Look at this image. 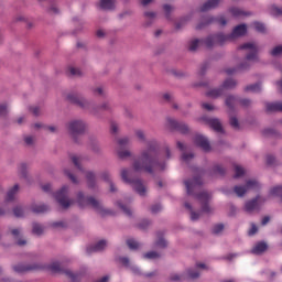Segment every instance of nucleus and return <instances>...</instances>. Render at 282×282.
I'll return each mask as SVG.
<instances>
[{"label":"nucleus","mask_w":282,"mask_h":282,"mask_svg":"<svg viewBox=\"0 0 282 282\" xmlns=\"http://www.w3.org/2000/svg\"><path fill=\"white\" fill-rule=\"evenodd\" d=\"M238 83L236 79H232V78H228L226 79L223 85H221V88L223 90L224 89H235V87H237Z\"/></svg>","instance_id":"ea45409f"},{"label":"nucleus","mask_w":282,"mask_h":282,"mask_svg":"<svg viewBox=\"0 0 282 282\" xmlns=\"http://www.w3.org/2000/svg\"><path fill=\"white\" fill-rule=\"evenodd\" d=\"M86 186L89 191H96L98 188V176L94 171L85 172Z\"/></svg>","instance_id":"6ab92c4d"},{"label":"nucleus","mask_w":282,"mask_h":282,"mask_svg":"<svg viewBox=\"0 0 282 282\" xmlns=\"http://www.w3.org/2000/svg\"><path fill=\"white\" fill-rule=\"evenodd\" d=\"M229 12L232 14V17H248L249 13H246V11L239 9V8H230Z\"/></svg>","instance_id":"de8ad7c7"},{"label":"nucleus","mask_w":282,"mask_h":282,"mask_svg":"<svg viewBox=\"0 0 282 282\" xmlns=\"http://www.w3.org/2000/svg\"><path fill=\"white\" fill-rule=\"evenodd\" d=\"M206 96H208V98H219V96H224V88L223 87L214 88L207 91Z\"/></svg>","instance_id":"58836bf2"},{"label":"nucleus","mask_w":282,"mask_h":282,"mask_svg":"<svg viewBox=\"0 0 282 282\" xmlns=\"http://www.w3.org/2000/svg\"><path fill=\"white\" fill-rule=\"evenodd\" d=\"M281 102H267L265 109L268 113H272L274 111H280Z\"/></svg>","instance_id":"a19ab883"},{"label":"nucleus","mask_w":282,"mask_h":282,"mask_svg":"<svg viewBox=\"0 0 282 282\" xmlns=\"http://www.w3.org/2000/svg\"><path fill=\"white\" fill-rule=\"evenodd\" d=\"M31 210L35 215H43V213H47L50 210V206L45 204H33L31 206Z\"/></svg>","instance_id":"c756f323"},{"label":"nucleus","mask_w":282,"mask_h":282,"mask_svg":"<svg viewBox=\"0 0 282 282\" xmlns=\"http://www.w3.org/2000/svg\"><path fill=\"white\" fill-rule=\"evenodd\" d=\"M18 193H19V184H15L13 187H11L8 191L7 196L4 198V204H8V202H14Z\"/></svg>","instance_id":"7c9ffc66"},{"label":"nucleus","mask_w":282,"mask_h":282,"mask_svg":"<svg viewBox=\"0 0 282 282\" xmlns=\"http://www.w3.org/2000/svg\"><path fill=\"white\" fill-rule=\"evenodd\" d=\"M234 171H235V180L242 177V175L246 174V170H243V167H241V165L235 164L234 165Z\"/></svg>","instance_id":"09e8293b"},{"label":"nucleus","mask_w":282,"mask_h":282,"mask_svg":"<svg viewBox=\"0 0 282 282\" xmlns=\"http://www.w3.org/2000/svg\"><path fill=\"white\" fill-rule=\"evenodd\" d=\"M194 177L193 180H186L184 181L185 188L187 191V195H195V189L204 184V181H202V177L206 175V170L202 167H195L194 169Z\"/></svg>","instance_id":"423d86ee"},{"label":"nucleus","mask_w":282,"mask_h":282,"mask_svg":"<svg viewBox=\"0 0 282 282\" xmlns=\"http://www.w3.org/2000/svg\"><path fill=\"white\" fill-rule=\"evenodd\" d=\"M99 8L107 12L116 10V0H100Z\"/></svg>","instance_id":"cd10ccee"},{"label":"nucleus","mask_w":282,"mask_h":282,"mask_svg":"<svg viewBox=\"0 0 282 282\" xmlns=\"http://www.w3.org/2000/svg\"><path fill=\"white\" fill-rule=\"evenodd\" d=\"M134 135L139 142H145L147 147L140 151L139 158L133 161L132 169L135 173H149L154 175L155 171L164 173L166 171L167 162L173 158V152L169 145L164 147V156L160 153V141L151 139L147 141V133L144 130H134Z\"/></svg>","instance_id":"f257e3e1"},{"label":"nucleus","mask_w":282,"mask_h":282,"mask_svg":"<svg viewBox=\"0 0 282 282\" xmlns=\"http://www.w3.org/2000/svg\"><path fill=\"white\" fill-rule=\"evenodd\" d=\"M268 202V198L265 196L257 195L254 198L248 200L245 204V210L246 213H254V210H258V213L261 210V207Z\"/></svg>","instance_id":"4468645a"},{"label":"nucleus","mask_w":282,"mask_h":282,"mask_svg":"<svg viewBox=\"0 0 282 282\" xmlns=\"http://www.w3.org/2000/svg\"><path fill=\"white\" fill-rule=\"evenodd\" d=\"M76 204L78 205L79 208H87V206H90V208H94V210L97 212L98 215H100V217L116 215L113 210L105 208V205H102V202H100L96 197L85 195V192H77Z\"/></svg>","instance_id":"f03ea898"},{"label":"nucleus","mask_w":282,"mask_h":282,"mask_svg":"<svg viewBox=\"0 0 282 282\" xmlns=\"http://www.w3.org/2000/svg\"><path fill=\"white\" fill-rule=\"evenodd\" d=\"M152 224L153 221L150 219H143L137 225V228H139V230H148Z\"/></svg>","instance_id":"603ef678"},{"label":"nucleus","mask_w":282,"mask_h":282,"mask_svg":"<svg viewBox=\"0 0 282 282\" xmlns=\"http://www.w3.org/2000/svg\"><path fill=\"white\" fill-rule=\"evenodd\" d=\"M107 248V240H100L95 245L87 247V254H94V252H102Z\"/></svg>","instance_id":"5701e85b"},{"label":"nucleus","mask_w":282,"mask_h":282,"mask_svg":"<svg viewBox=\"0 0 282 282\" xmlns=\"http://www.w3.org/2000/svg\"><path fill=\"white\" fill-rule=\"evenodd\" d=\"M126 243L130 250H138L140 248V242L133 238L126 240Z\"/></svg>","instance_id":"8fccbe9b"},{"label":"nucleus","mask_w":282,"mask_h":282,"mask_svg":"<svg viewBox=\"0 0 282 282\" xmlns=\"http://www.w3.org/2000/svg\"><path fill=\"white\" fill-rule=\"evenodd\" d=\"M110 133L112 135H118L120 133V124L116 121L110 122Z\"/></svg>","instance_id":"4d7b16f0"},{"label":"nucleus","mask_w":282,"mask_h":282,"mask_svg":"<svg viewBox=\"0 0 282 282\" xmlns=\"http://www.w3.org/2000/svg\"><path fill=\"white\" fill-rule=\"evenodd\" d=\"M271 56H281L282 54V45L275 46L273 50L270 51Z\"/></svg>","instance_id":"774afa93"},{"label":"nucleus","mask_w":282,"mask_h":282,"mask_svg":"<svg viewBox=\"0 0 282 282\" xmlns=\"http://www.w3.org/2000/svg\"><path fill=\"white\" fill-rule=\"evenodd\" d=\"M163 10L165 12V18L167 19V21H171V12H173V10H175V7H173L171 4H164Z\"/></svg>","instance_id":"13d9d810"},{"label":"nucleus","mask_w":282,"mask_h":282,"mask_svg":"<svg viewBox=\"0 0 282 282\" xmlns=\"http://www.w3.org/2000/svg\"><path fill=\"white\" fill-rule=\"evenodd\" d=\"M6 235L7 237H12V239L15 241V246H19L20 248H23V246H28V240L23 238V228L8 226Z\"/></svg>","instance_id":"1a4fd4ad"},{"label":"nucleus","mask_w":282,"mask_h":282,"mask_svg":"<svg viewBox=\"0 0 282 282\" xmlns=\"http://www.w3.org/2000/svg\"><path fill=\"white\" fill-rule=\"evenodd\" d=\"M229 124L235 129V131H239L241 129V126L239 124V119L235 116L229 117Z\"/></svg>","instance_id":"5fc2aeb1"},{"label":"nucleus","mask_w":282,"mask_h":282,"mask_svg":"<svg viewBox=\"0 0 282 282\" xmlns=\"http://www.w3.org/2000/svg\"><path fill=\"white\" fill-rule=\"evenodd\" d=\"M117 206L127 215V217H133V212L131 210V207L122 204L120 200L117 202Z\"/></svg>","instance_id":"c03bdc74"},{"label":"nucleus","mask_w":282,"mask_h":282,"mask_svg":"<svg viewBox=\"0 0 282 282\" xmlns=\"http://www.w3.org/2000/svg\"><path fill=\"white\" fill-rule=\"evenodd\" d=\"M48 270L57 274L58 272H63V267L61 265V262L55 261L48 265Z\"/></svg>","instance_id":"49530a36"},{"label":"nucleus","mask_w":282,"mask_h":282,"mask_svg":"<svg viewBox=\"0 0 282 282\" xmlns=\"http://www.w3.org/2000/svg\"><path fill=\"white\" fill-rule=\"evenodd\" d=\"M199 43H202V40H197V39L189 42V46H188L189 52H197V47H199Z\"/></svg>","instance_id":"0e129e2a"},{"label":"nucleus","mask_w":282,"mask_h":282,"mask_svg":"<svg viewBox=\"0 0 282 282\" xmlns=\"http://www.w3.org/2000/svg\"><path fill=\"white\" fill-rule=\"evenodd\" d=\"M64 175H66V177H68V180H70L73 184H80V181L78 180V177H76V175H74V173H72V171L67 169L64 170Z\"/></svg>","instance_id":"864d4df0"},{"label":"nucleus","mask_w":282,"mask_h":282,"mask_svg":"<svg viewBox=\"0 0 282 282\" xmlns=\"http://www.w3.org/2000/svg\"><path fill=\"white\" fill-rule=\"evenodd\" d=\"M184 207L189 210L192 221H197L199 217H202V213L193 210V205H191V203H184Z\"/></svg>","instance_id":"f704fd0d"},{"label":"nucleus","mask_w":282,"mask_h":282,"mask_svg":"<svg viewBox=\"0 0 282 282\" xmlns=\"http://www.w3.org/2000/svg\"><path fill=\"white\" fill-rule=\"evenodd\" d=\"M239 50H249V53L246 55L245 62L240 63L237 67L226 69L228 76H232V74H237V72H248V69H250V61H257L259 47H257L254 43H245L239 46Z\"/></svg>","instance_id":"7ed1b4c3"},{"label":"nucleus","mask_w":282,"mask_h":282,"mask_svg":"<svg viewBox=\"0 0 282 282\" xmlns=\"http://www.w3.org/2000/svg\"><path fill=\"white\" fill-rule=\"evenodd\" d=\"M269 12L272 17H282V9L276 7L275 4L269 8Z\"/></svg>","instance_id":"6e6d98bb"},{"label":"nucleus","mask_w":282,"mask_h":282,"mask_svg":"<svg viewBox=\"0 0 282 282\" xmlns=\"http://www.w3.org/2000/svg\"><path fill=\"white\" fill-rule=\"evenodd\" d=\"M268 250V243L264 241L258 242L252 249L251 254H263Z\"/></svg>","instance_id":"2f4dec72"},{"label":"nucleus","mask_w":282,"mask_h":282,"mask_svg":"<svg viewBox=\"0 0 282 282\" xmlns=\"http://www.w3.org/2000/svg\"><path fill=\"white\" fill-rule=\"evenodd\" d=\"M162 257L158 251H149L143 253V259H160Z\"/></svg>","instance_id":"052dcab7"},{"label":"nucleus","mask_w":282,"mask_h":282,"mask_svg":"<svg viewBox=\"0 0 282 282\" xmlns=\"http://www.w3.org/2000/svg\"><path fill=\"white\" fill-rule=\"evenodd\" d=\"M227 41H232V37H230V34H224V33H217L212 34L207 36L205 40H203V43H205L206 47H215V45H224Z\"/></svg>","instance_id":"9b49d317"},{"label":"nucleus","mask_w":282,"mask_h":282,"mask_svg":"<svg viewBox=\"0 0 282 282\" xmlns=\"http://www.w3.org/2000/svg\"><path fill=\"white\" fill-rule=\"evenodd\" d=\"M19 175L22 180H29L28 175V164L26 163H21L19 165Z\"/></svg>","instance_id":"37998d69"},{"label":"nucleus","mask_w":282,"mask_h":282,"mask_svg":"<svg viewBox=\"0 0 282 282\" xmlns=\"http://www.w3.org/2000/svg\"><path fill=\"white\" fill-rule=\"evenodd\" d=\"M12 270H14L18 274H25V272H39L41 270H45V265L39 262L30 263V264H14L12 267Z\"/></svg>","instance_id":"ddd939ff"},{"label":"nucleus","mask_w":282,"mask_h":282,"mask_svg":"<svg viewBox=\"0 0 282 282\" xmlns=\"http://www.w3.org/2000/svg\"><path fill=\"white\" fill-rule=\"evenodd\" d=\"M224 232V224H217L212 228L213 235H221Z\"/></svg>","instance_id":"69168bd1"},{"label":"nucleus","mask_w":282,"mask_h":282,"mask_svg":"<svg viewBox=\"0 0 282 282\" xmlns=\"http://www.w3.org/2000/svg\"><path fill=\"white\" fill-rule=\"evenodd\" d=\"M164 235H166L164 230L156 231V240L154 241L155 248H161V250L169 248V241L164 238Z\"/></svg>","instance_id":"412c9836"},{"label":"nucleus","mask_w":282,"mask_h":282,"mask_svg":"<svg viewBox=\"0 0 282 282\" xmlns=\"http://www.w3.org/2000/svg\"><path fill=\"white\" fill-rule=\"evenodd\" d=\"M170 281H173V282L186 281V274L182 273L180 275L177 273H174L170 276Z\"/></svg>","instance_id":"e2e57ef3"},{"label":"nucleus","mask_w":282,"mask_h":282,"mask_svg":"<svg viewBox=\"0 0 282 282\" xmlns=\"http://www.w3.org/2000/svg\"><path fill=\"white\" fill-rule=\"evenodd\" d=\"M212 197L213 196L208 192H200L196 195V199H198V202H200L202 213H206L207 215H210L215 210L208 204V202H210Z\"/></svg>","instance_id":"dca6fc26"},{"label":"nucleus","mask_w":282,"mask_h":282,"mask_svg":"<svg viewBox=\"0 0 282 282\" xmlns=\"http://www.w3.org/2000/svg\"><path fill=\"white\" fill-rule=\"evenodd\" d=\"M65 128L73 142L75 144H82L80 138H78V135H85L86 131H89V123L83 119H72L66 122Z\"/></svg>","instance_id":"20e7f679"},{"label":"nucleus","mask_w":282,"mask_h":282,"mask_svg":"<svg viewBox=\"0 0 282 282\" xmlns=\"http://www.w3.org/2000/svg\"><path fill=\"white\" fill-rule=\"evenodd\" d=\"M12 214H13V217H15L17 219H23V217H25V206L15 205L12 208Z\"/></svg>","instance_id":"473e14b6"},{"label":"nucleus","mask_w":282,"mask_h":282,"mask_svg":"<svg viewBox=\"0 0 282 282\" xmlns=\"http://www.w3.org/2000/svg\"><path fill=\"white\" fill-rule=\"evenodd\" d=\"M90 93L95 98H107V88L102 85L90 87Z\"/></svg>","instance_id":"393cba45"},{"label":"nucleus","mask_w":282,"mask_h":282,"mask_svg":"<svg viewBox=\"0 0 282 282\" xmlns=\"http://www.w3.org/2000/svg\"><path fill=\"white\" fill-rule=\"evenodd\" d=\"M45 232V227L41 225V223L33 221L32 223V235H35L36 237L43 236Z\"/></svg>","instance_id":"72a5a7b5"},{"label":"nucleus","mask_w":282,"mask_h":282,"mask_svg":"<svg viewBox=\"0 0 282 282\" xmlns=\"http://www.w3.org/2000/svg\"><path fill=\"white\" fill-rule=\"evenodd\" d=\"M55 199L64 210H67V208L73 206L74 199L69 198V186L64 185L57 193H55Z\"/></svg>","instance_id":"6e6552de"},{"label":"nucleus","mask_w":282,"mask_h":282,"mask_svg":"<svg viewBox=\"0 0 282 282\" xmlns=\"http://www.w3.org/2000/svg\"><path fill=\"white\" fill-rule=\"evenodd\" d=\"M267 166H276V156L272 154L267 155Z\"/></svg>","instance_id":"338daca9"},{"label":"nucleus","mask_w":282,"mask_h":282,"mask_svg":"<svg viewBox=\"0 0 282 282\" xmlns=\"http://www.w3.org/2000/svg\"><path fill=\"white\" fill-rule=\"evenodd\" d=\"M46 12H48L52 15L61 14V9H58V7L56 6V2H54V0H50V7L47 8Z\"/></svg>","instance_id":"a18cd8bd"},{"label":"nucleus","mask_w":282,"mask_h":282,"mask_svg":"<svg viewBox=\"0 0 282 282\" xmlns=\"http://www.w3.org/2000/svg\"><path fill=\"white\" fill-rule=\"evenodd\" d=\"M239 102V97L235 95H228L225 99V105L229 109V113H235V105Z\"/></svg>","instance_id":"a878e982"},{"label":"nucleus","mask_w":282,"mask_h":282,"mask_svg":"<svg viewBox=\"0 0 282 282\" xmlns=\"http://www.w3.org/2000/svg\"><path fill=\"white\" fill-rule=\"evenodd\" d=\"M9 113H10V110H8V102L0 104V118L2 120H8Z\"/></svg>","instance_id":"79ce46f5"},{"label":"nucleus","mask_w":282,"mask_h":282,"mask_svg":"<svg viewBox=\"0 0 282 282\" xmlns=\"http://www.w3.org/2000/svg\"><path fill=\"white\" fill-rule=\"evenodd\" d=\"M245 91H251V94H261V82L246 86Z\"/></svg>","instance_id":"c9c22d12"},{"label":"nucleus","mask_w":282,"mask_h":282,"mask_svg":"<svg viewBox=\"0 0 282 282\" xmlns=\"http://www.w3.org/2000/svg\"><path fill=\"white\" fill-rule=\"evenodd\" d=\"M262 135L264 138H281V133L272 128L264 129Z\"/></svg>","instance_id":"e433bc0d"},{"label":"nucleus","mask_w":282,"mask_h":282,"mask_svg":"<svg viewBox=\"0 0 282 282\" xmlns=\"http://www.w3.org/2000/svg\"><path fill=\"white\" fill-rule=\"evenodd\" d=\"M88 111L91 113V116H98L100 111H106L107 113H113V105L109 100H105L98 106L94 105L90 101V108H88Z\"/></svg>","instance_id":"2eb2a0df"},{"label":"nucleus","mask_w":282,"mask_h":282,"mask_svg":"<svg viewBox=\"0 0 282 282\" xmlns=\"http://www.w3.org/2000/svg\"><path fill=\"white\" fill-rule=\"evenodd\" d=\"M65 98L69 102V105H74L75 107H78L84 111H89V109H91V100L87 99L80 93L70 91L66 94Z\"/></svg>","instance_id":"0eeeda50"},{"label":"nucleus","mask_w":282,"mask_h":282,"mask_svg":"<svg viewBox=\"0 0 282 282\" xmlns=\"http://www.w3.org/2000/svg\"><path fill=\"white\" fill-rule=\"evenodd\" d=\"M219 3H221V0H208L200 7V12H208V10H215L216 8H219Z\"/></svg>","instance_id":"bb28decb"},{"label":"nucleus","mask_w":282,"mask_h":282,"mask_svg":"<svg viewBox=\"0 0 282 282\" xmlns=\"http://www.w3.org/2000/svg\"><path fill=\"white\" fill-rule=\"evenodd\" d=\"M121 180L124 184H130L132 186L133 192L140 195V197H147V185L139 177H133V170H121Z\"/></svg>","instance_id":"39448f33"},{"label":"nucleus","mask_w":282,"mask_h":282,"mask_svg":"<svg viewBox=\"0 0 282 282\" xmlns=\"http://www.w3.org/2000/svg\"><path fill=\"white\" fill-rule=\"evenodd\" d=\"M200 120L205 124H209V127L216 132V133H226L224 130V126H221V121L217 118H210V117H202Z\"/></svg>","instance_id":"a211bd4d"},{"label":"nucleus","mask_w":282,"mask_h":282,"mask_svg":"<svg viewBox=\"0 0 282 282\" xmlns=\"http://www.w3.org/2000/svg\"><path fill=\"white\" fill-rule=\"evenodd\" d=\"M23 140L25 147H34V143L36 142V137L24 134Z\"/></svg>","instance_id":"3c124183"},{"label":"nucleus","mask_w":282,"mask_h":282,"mask_svg":"<svg viewBox=\"0 0 282 282\" xmlns=\"http://www.w3.org/2000/svg\"><path fill=\"white\" fill-rule=\"evenodd\" d=\"M166 122L171 131H178L182 135H188V133H191V128L184 121H177L176 119L167 117Z\"/></svg>","instance_id":"f8f14e48"},{"label":"nucleus","mask_w":282,"mask_h":282,"mask_svg":"<svg viewBox=\"0 0 282 282\" xmlns=\"http://www.w3.org/2000/svg\"><path fill=\"white\" fill-rule=\"evenodd\" d=\"M170 74L175 76V78H186V76H188V74L184 73V70H177L175 68L171 69Z\"/></svg>","instance_id":"bf43d9fd"},{"label":"nucleus","mask_w":282,"mask_h":282,"mask_svg":"<svg viewBox=\"0 0 282 282\" xmlns=\"http://www.w3.org/2000/svg\"><path fill=\"white\" fill-rule=\"evenodd\" d=\"M212 23H219V25H221L223 28H225V25H228V21L224 15H220L218 18L207 17L204 19V21L198 23V25L196 26V30H204V28L212 25Z\"/></svg>","instance_id":"f3484780"},{"label":"nucleus","mask_w":282,"mask_h":282,"mask_svg":"<svg viewBox=\"0 0 282 282\" xmlns=\"http://www.w3.org/2000/svg\"><path fill=\"white\" fill-rule=\"evenodd\" d=\"M248 191H261V183L257 180H249L246 185H236L234 187V193H236L237 197H243Z\"/></svg>","instance_id":"9d476101"},{"label":"nucleus","mask_w":282,"mask_h":282,"mask_svg":"<svg viewBox=\"0 0 282 282\" xmlns=\"http://www.w3.org/2000/svg\"><path fill=\"white\" fill-rule=\"evenodd\" d=\"M88 147L96 155L102 154V148H100V142L98 141V137L96 134H88Z\"/></svg>","instance_id":"aec40b11"},{"label":"nucleus","mask_w":282,"mask_h":282,"mask_svg":"<svg viewBox=\"0 0 282 282\" xmlns=\"http://www.w3.org/2000/svg\"><path fill=\"white\" fill-rule=\"evenodd\" d=\"M119 160H127V158H131V151L129 150H119L117 152Z\"/></svg>","instance_id":"680f3d73"},{"label":"nucleus","mask_w":282,"mask_h":282,"mask_svg":"<svg viewBox=\"0 0 282 282\" xmlns=\"http://www.w3.org/2000/svg\"><path fill=\"white\" fill-rule=\"evenodd\" d=\"M184 274L186 276V281L187 279H192V280L199 279V271H197V269H192V268L186 269Z\"/></svg>","instance_id":"4c0bfd02"},{"label":"nucleus","mask_w":282,"mask_h":282,"mask_svg":"<svg viewBox=\"0 0 282 282\" xmlns=\"http://www.w3.org/2000/svg\"><path fill=\"white\" fill-rule=\"evenodd\" d=\"M194 142L196 147H200L203 151H210V142H208V139L202 134H196L194 138Z\"/></svg>","instance_id":"4be33fe9"},{"label":"nucleus","mask_w":282,"mask_h":282,"mask_svg":"<svg viewBox=\"0 0 282 282\" xmlns=\"http://www.w3.org/2000/svg\"><path fill=\"white\" fill-rule=\"evenodd\" d=\"M246 32H248V26L246 24H239L232 30L229 36L231 37V41H234V39H239V36H245Z\"/></svg>","instance_id":"b1692460"},{"label":"nucleus","mask_w":282,"mask_h":282,"mask_svg":"<svg viewBox=\"0 0 282 282\" xmlns=\"http://www.w3.org/2000/svg\"><path fill=\"white\" fill-rule=\"evenodd\" d=\"M210 177H214V175H219L220 177H224L226 175V167L221 164H215L210 171H209Z\"/></svg>","instance_id":"c85d7f7f"}]
</instances>
